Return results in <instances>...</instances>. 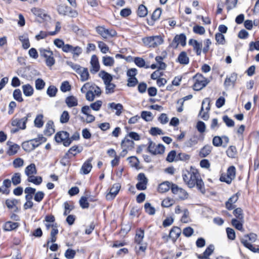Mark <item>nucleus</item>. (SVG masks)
I'll use <instances>...</instances> for the list:
<instances>
[{
	"instance_id": "f257e3e1",
	"label": "nucleus",
	"mask_w": 259,
	"mask_h": 259,
	"mask_svg": "<svg viewBox=\"0 0 259 259\" xmlns=\"http://www.w3.org/2000/svg\"><path fill=\"white\" fill-rule=\"evenodd\" d=\"M183 179L185 184L190 188L196 186L202 193H204V183L197 169L191 168L190 170L184 171Z\"/></svg>"
},
{
	"instance_id": "f03ea898",
	"label": "nucleus",
	"mask_w": 259,
	"mask_h": 259,
	"mask_svg": "<svg viewBox=\"0 0 259 259\" xmlns=\"http://www.w3.org/2000/svg\"><path fill=\"white\" fill-rule=\"evenodd\" d=\"M210 102L209 98H205L202 103V106L199 115L204 120H208L209 117L208 111L210 108Z\"/></svg>"
},
{
	"instance_id": "7ed1b4c3",
	"label": "nucleus",
	"mask_w": 259,
	"mask_h": 259,
	"mask_svg": "<svg viewBox=\"0 0 259 259\" xmlns=\"http://www.w3.org/2000/svg\"><path fill=\"white\" fill-rule=\"evenodd\" d=\"M236 175V168L234 166H230L227 170L226 174H222L220 177V180L227 184H230L234 179Z\"/></svg>"
},
{
	"instance_id": "20e7f679",
	"label": "nucleus",
	"mask_w": 259,
	"mask_h": 259,
	"mask_svg": "<svg viewBox=\"0 0 259 259\" xmlns=\"http://www.w3.org/2000/svg\"><path fill=\"white\" fill-rule=\"evenodd\" d=\"M163 41L161 36L157 35L147 37L144 39V44L149 47L155 48L161 45Z\"/></svg>"
},
{
	"instance_id": "39448f33",
	"label": "nucleus",
	"mask_w": 259,
	"mask_h": 259,
	"mask_svg": "<svg viewBox=\"0 0 259 259\" xmlns=\"http://www.w3.org/2000/svg\"><path fill=\"white\" fill-rule=\"evenodd\" d=\"M69 135L67 132H60L56 134L55 140L57 142H63L65 146H68L71 142V140L69 138Z\"/></svg>"
},
{
	"instance_id": "423d86ee",
	"label": "nucleus",
	"mask_w": 259,
	"mask_h": 259,
	"mask_svg": "<svg viewBox=\"0 0 259 259\" xmlns=\"http://www.w3.org/2000/svg\"><path fill=\"white\" fill-rule=\"evenodd\" d=\"M148 151L153 155L162 154L164 151V147L161 144L156 145L152 141H149Z\"/></svg>"
},
{
	"instance_id": "0eeeda50",
	"label": "nucleus",
	"mask_w": 259,
	"mask_h": 259,
	"mask_svg": "<svg viewBox=\"0 0 259 259\" xmlns=\"http://www.w3.org/2000/svg\"><path fill=\"white\" fill-rule=\"evenodd\" d=\"M179 44H180L183 47L186 46V36L184 33H181L179 35H176L172 42L170 43V46L174 49H177Z\"/></svg>"
},
{
	"instance_id": "6e6552de",
	"label": "nucleus",
	"mask_w": 259,
	"mask_h": 259,
	"mask_svg": "<svg viewBox=\"0 0 259 259\" xmlns=\"http://www.w3.org/2000/svg\"><path fill=\"white\" fill-rule=\"evenodd\" d=\"M138 183L136 187L139 190H144L146 189L148 179L144 173H140L138 176Z\"/></svg>"
},
{
	"instance_id": "1a4fd4ad",
	"label": "nucleus",
	"mask_w": 259,
	"mask_h": 259,
	"mask_svg": "<svg viewBox=\"0 0 259 259\" xmlns=\"http://www.w3.org/2000/svg\"><path fill=\"white\" fill-rule=\"evenodd\" d=\"M171 190L172 193L178 195L181 199H185L188 197V193L183 189L179 188L177 185L171 184Z\"/></svg>"
},
{
	"instance_id": "9d476101",
	"label": "nucleus",
	"mask_w": 259,
	"mask_h": 259,
	"mask_svg": "<svg viewBox=\"0 0 259 259\" xmlns=\"http://www.w3.org/2000/svg\"><path fill=\"white\" fill-rule=\"evenodd\" d=\"M81 112L86 115L85 119L83 120V121L87 123H91L95 120V117L91 114V109L89 106H84L82 107L81 110Z\"/></svg>"
},
{
	"instance_id": "9b49d317",
	"label": "nucleus",
	"mask_w": 259,
	"mask_h": 259,
	"mask_svg": "<svg viewBox=\"0 0 259 259\" xmlns=\"http://www.w3.org/2000/svg\"><path fill=\"white\" fill-rule=\"evenodd\" d=\"M92 91L93 94L97 97L100 96L101 94L100 89L97 85H91L90 82H87L81 88V91L82 92H84V90Z\"/></svg>"
},
{
	"instance_id": "f8f14e48",
	"label": "nucleus",
	"mask_w": 259,
	"mask_h": 259,
	"mask_svg": "<svg viewBox=\"0 0 259 259\" xmlns=\"http://www.w3.org/2000/svg\"><path fill=\"white\" fill-rule=\"evenodd\" d=\"M28 116L24 117L21 119H15L12 121V125L14 126H17L19 129L24 130L26 128V123L27 121Z\"/></svg>"
},
{
	"instance_id": "ddd939ff",
	"label": "nucleus",
	"mask_w": 259,
	"mask_h": 259,
	"mask_svg": "<svg viewBox=\"0 0 259 259\" xmlns=\"http://www.w3.org/2000/svg\"><path fill=\"white\" fill-rule=\"evenodd\" d=\"M91 65L92 68L90 69L91 73H95L100 70V64L98 58L96 55H94L92 56L91 60Z\"/></svg>"
},
{
	"instance_id": "4468645a",
	"label": "nucleus",
	"mask_w": 259,
	"mask_h": 259,
	"mask_svg": "<svg viewBox=\"0 0 259 259\" xmlns=\"http://www.w3.org/2000/svg\"><path fill=\"white\" fill-rule=\"evenodd\" d=\"M120 189V185L118 183L114 184L110 189L109 193L107 195L106 198L108 200L114 198Z\"/></svg>"
},
{
	"instance_id": "2eb2a0df",
	"label": "nucleus",
	"mask_w": 259,
	"mask_h": 259,
	"mask_svg": "<svg viewBox=\"0 0 259 259\" xmlns=\"http://www.w3.org/2000/svg\"><path fill=\"white\" fill-rule=\"evenodd\" d=\"M189 45L193 47V50L196 52L197 55L200 56L201 53L202 44L197 40L193 39H190L189 41Z\"/></svg>"
},
{
	"instance_id": "dca6fc26",
	"label": "nucleus",
	"mask_w": 259,
	"mask_h": 259,
	"mask_svg": "<svg viewBox=\"0 0 259 259\" xmlns=\"http://www.w3.org/2000/svg\"><path fill=\"white\" fill-rule=\"evenodd\" d=\"M163 72L157 69L153 72L151 75V79L157 80V81H167L168 78H163Z\"/></svg>"
},
{
	"instance_id": "f3484780",
	"label": "nucleus",
	"mask_w": 259,
	"mask_h": 259,
	"mask_svg": "<svg viewBox=\"0 0 259 259\" xmlns=\"http://www.w3.org/2000/svg\"><path fill=\"white\" fill-rule=\"evenodd\" d=\"M239 198L238 193H236L231 196L226 202V207L229 210H232L234 208L233 204L238 200Z\"/></svg>"
},
{
	"instance_id": "a211bd4d",
	"label": "nucleus",
	"mask_w": 259,
	"mask_h": 259,
	"mask_svg": "<svg viewBox=\"0 0 259 259\" xmlns=\"http://www.w3.org/2000/svg\"><path fill=\"white\" fill-rule=\"evenodd\" d=\"M93 158H89L87 161H85L81 168V172H82L83 174L86 175L89 174L92 168V165L91 164V161H92Z\"/></svg>"
},
{
	"instance_id": "6ab92c4d",
	"label": "nucleus",
	"mask_w": 259,
	"mask_h": 259,
	"mask_svg": "<svg viewBox=\"0 0 259 259\" xmlns=\"http://www.w3.org/2000/svg\"><path fill=\"white\" fill-rule=\"evenodd\" d=\"M46 139L42 136H39L37 138L30 140V143L32 145V148L38 147L41 143L45 142Z\"/></svg>"
},
{
	"instance_id": "aec40b11",
	"label": "nucleus",
	"mask_w": 259,
	"mask_h": 259,
	"mask_svg": "<svg viewBox=\"0 0 259 259\" xmlns=\"http://www.w3.org/2000/svg\"><path fill=\"white\" fill-rule=\"evenodd\" d=\"M181 233V229L177 227H174L170 231L169 233V237L173 240H175L179 237Z\"/></svg>"
},
{
	"instance_id": "412c9836",
	"label": "nucleus",
	"mask_w": 259,
	"mask_h": 259,
	"mask_svg": "<svg viewBox=\"0 0 259 259\" xmlns=\"http://www.w3.org/2000/svg\"><path fill=\"white\" fill-rule=\"evenodd\" d=\"M55 130L54 128V123L52 121L49 120L46 125L45 134L46 135L50 136L54 134Z\"/></svg>"
},
{
	"instance_id": "4be33fe9",
	"label": "nucleus",
	"mask_w": 259,
	"mask_h": 259,
	"mask_svg": "<svg viewBox=\"0 0 259 259\" xmlns=\"http://www.w3.org/2000/svg\"><path fill=\"white\" fill-rule=\"evenodd\" d=\"M25 173L28 177L36 174L37 170L35 164L31 163L27 166L25 169Z\"/></svg>"
},
{
	"instance_id": "5701e85b",
	"label": "nucleus",
	"mask_w": 259,
	"mask_h": 259,
	"mask_svg": "<svg viewBox=\"0 0 259 259\" xmlns=\"http://www.w3.org/2000/svg\"><path fill=\"white\" fill-rule=\"evenodd\" d=\"M241 242L245 247L247 248L253 252L259 253V248L254 247L252 244L249 243L248 240L245 238H241Z\"/></svg>"
},
{
	"instance_id": "b1692460",
	"label": "nucleus",
	"mask_w": 259,
	"mask_h": 259,
	"mask_svg": "<svg viewBox=\"0 0 259 259\" xmlns=\"http://www.w3.org/2000/svg\"><path fill=\"white\" fill-rule=\"evenodd\" d=\"M18 226L19 224L17 223L7 222L4 224L3 229L6 231H10L16 229Z\"/></svg>"
},
{
	"instance_id": "393cba45",
	"label": "nucleus",
	"mask_w": 259,
	"mask_h": 259,
	"mask_svg": "<svg viewBox=\"0 0 259 259\" xmlns=\"http://www.w3.org/2000/svg\"><path fill=\"white\" fill-rule=\"evenodd\" d=\"M65 103L69 107H75L77 105V99L74 96H69L66 98Z\"/></svg>"
},
{
	"instance_id": "a878e982",
	"label": "nucleus",
	"mask_w": 259,
	"mask_h": 259,
	"mask_svg": "<svg viewBox=\"0 0 259 259\" xmlns=\"http://www.w3.org/2000/svg\"><path fill=\"white\" fill-rule=\"evenodd\" d=\"M178 60L181 64H187L189 62V59L185 52H182L179 54Z\"/></svg>"
},
{
	"instance_id": "bb28decb",
	"label": "nucleus",
	"mask_w": 259,
	"mask_h": 259,
	"mask_svg": "<svg viewBox=\"0 0 259 259\" xmlns=\"http://www.w3.org/2000/svg\"><path fill=\"white\" fill-rule=\"evenodd\" d=\"M108 106L116 110V115L117 116H119L122 113V110H123L122 105L120 104H115L114 103H111L108 104Z\"/></svg>"
},
{
	"instance_id": "cd10ccee",
	"label": "nucleus",
	"mask_w": 259,
	"mask_h": 259,
	"mask_svg": "<svg viewBox=\"0 0 259 259\" xmlns=\"http://www.w3.org/2000/svg\"><path fill=\"white\" fill-rule=\"evenodd\" d=\"M170 186L171 184L169 182H164L159 185L158 190L160 193H164L169 190Z\"/></svg>"
},
{
	"instance_id": "c85d7f7f",
	"label": "nucleus",
	"mask_w": 259,
	"mask_h": 259,
	"mask_svg": "<svg viewBox=\"0 0 259 259\" xmlns=\"http://www.w3.org/2000/svg\"><path fill=\"white\" fill-rule=\"evenodd\" d=\"M212 150V147L210 145H205L201 149L199 155L201 157H205L210 154Z\"/></svg>"
},
{
	"instance_id": "c756f323",
	"label": "nucleus",
	"mask_w": 259,
	"mask_h": 259,
	"mask_svg": "<svg viewBox=\"0 0 259 259\" xmlns=\"http://www.w3.org/2000/svg\"><path fill=\"white\" fill-rule=\"evenodd\" d=\"M80 70L77 74L80 76L81 81H85L89 79V73L88 68L83 67Z\"/></svg>"
},
{
	"instance_id": "7c9ffc66",
	"label": "nucleus",
	"mask_w": 259,
	"mask_h": 259,
	"mask_svg": "<svg viewBox=\"0 0 259 259\" xmlns=\"http://www.w3.org/2000/svg\"><path fill=\"white\" fill-rule=\"evenodd\" d=\"M137 74V70L136 68H131L127 71L126 75L129 77L127 81H138L135 77Z\"/></svg>"
},
{
	"instance_id": "2f4dec72",
	"label": "nucleus",
	"mask_w": 259,
	"mask_h": 259,
	"mask_svg": "<svg viewBox=\"0 0 259 259\" xmlns=\"http://www.w3.org/2000/svg\"><path fill=\"white\" fill-rule=\"evenodd\" d=\"M7 145L9 146V150L8 153L9 155H14L17 153L19 149V146L17 144H12V143L8 141Z\"/></svg>"
},
{
	"instance_id": "473e14b6",
	"label": "nucleus",
	"mask_w": 259,
	"mask_h": 259,
	"mask_svg": "<svg viewBox=\"0 0 259 259\" xmlns=\"http://www.w3.org/2000/svg\"><path fill=\"white\" fill-rule=\"evenodd\" d=\"M144 236V232L143 230L140 229L138 231L135 236V241L137 244L140 245L143 243V239Z\"/></svg>"
},
{
	"instance_id": "72a5a7b5",
	"label": "nucleus",
	"mask_w": 259,
	"mask_h": 259,
	"mask_svg": "<svg viewBox=\"0 0 259 259\" xmlns=\"http://www.w3.org/2000/svg\"><path fill=\"white\" fill-rule=\"evenodd\" d=\"M148 11L147 8L144 5H140L137 10V15L140 17H144L147 16Z\"/></svg>"
},
{
	"instance_id": "f704fd0d",
	"label": "nucleus",
	"mask_w": 259,
	"mask_h": 259,
	"mask_svg": "<svg viewBox=\"0 0 259 259\" xmlns=\"http://www.w3.org/2000/svg\"><path fill=\"white\" fill-rule=\"evenodd\" d=\"M69 8V7L65 5L61 4L58 6L57 11L60 14L66 15L68 14Z\"/></svg>"
},
{
	"instance_id": "c9c22d12",
	"label": "nucleus",
	"mask_w": 259,
	"mask_h": 259,
	"mask_svg": "<svg viewBox=\"0 0 259 259\" xmlns=\"http://www.w3.org/2000/svg\"><path fill=\"white\" fill-rule=\"evenodd\" d=\"M19 40L22 43V47L24 49H27L30 47V43L28 37L26 35H23L19 36Z\"/></svg>"
},
{
	"instance_id": "e433bc0d",
	"label": "nucleus",
	"mask_w": 259,
	"mask_h": 259,
	"mask_svg": "<svg viewBox=\"0 0 259 259\" xmlns=\"http://www.w3.org/2000/svg\"><path fill=\"white\" fill-rule=\"evenodd\" d=\"M103 64L106 66H112L114 63V59L110 56H104L102 58Z\"/></svg>"
},
{
	"instance_id": "4c0bfd02",
	"label": "nucleus",
	"mask_w": 259,
	"mask_h": 259,
	"mask_svg": "<svg viewBox=\"0 0 259 259\" xmlns=\"http://www.w3.org/2000/svg\"><path fill=\"white\" fill-rule=\"evenodd\" d=\"M24 94L26 96H31L33 93V89L29 84L24 85L22 87Z\"/></svg>"
},
{
	"instance_id": "58836bf2",
	"label": "nucleus",
	"mask_w": 259,
	"mask_h": 259,
	"mask_svg": "<svg viewBox=\"0 0 259 259\" xmlns=\"http://www.w3.org/2000/svg\"><path fill=\"white\" fill-rule=\"evenodd\" d=\"M99 76L104 81H112L113 79L112 75L104 70L101 71L99 73Z\"/></svg>"
},
{
	"instance_id": "ea45409f",
	"label": "nucleus",
	"mask_w": 259,
	"mask_h": 259,
	"mask_svg": "<svg viewBox=\"0 0 259 259\" xmlns=\"http://www.w3.org/2000/svg\"><path fill=\"white\" fill-rule=\"evenodd\" d=\"M234 215L237 218V220L244 222V215L243 210L241 208H237L233 211Z\"/></svg>"
},
{
	"instance_id": "a19ab883",
	"label": "nucleus",
	"mask_w": 259,
	"mask_h": 259,
	"mask_svg": "<svg viewBox=\"0 0 259 259\" xmlns=\"http://www.w3.org/2000/svg\"><path fill=\"white\" fill-rule=\"evenodd\" d=\"M232 225L237 230L244 231V229L242 227V223L243 222L237 220L236 219H233L232 220Z\"/></svg>"
},
{
	"instance_id": "79ce46f5",
	"label": "nucleus",
	"mask_w": 259,
	"mask_h": 259,
	"mask_svg": "<svg viewBox=\"0 0 259 259\" xmlns=\"http://www.w3.org/2000/svg\"><path fill=\"white\" fill-rule=\"evenodd\" d=\"M127 160L131 164L132 167H135L136 168H139V161L138 159L135 156H131L128 157Z\"/></svg>"
},
{
	"instance_id": "37998d69",
	"label": "nucleus",
	"mask_w": 259,
	"mask_h": 259,
	"mask_svg": "<svg viewBox=\"0 0 259 259\" xmlns=\"http://www.w3.org/2000/svg\"><path fill=\"white\" fill-rule=\"evenodd\" d=\"M28 181L33 183L35 185H39L42 182V178L41 177H35L34 175L28 177Z\"/></svg>"
},
{
	"instance_id": "c03bdc74",
	"label": "nucleus",
	"mask_w": 259,
	"mask_h": 259,
	"mask_svg": "<svg viewBox=\"0 0 259 259\" xmlns=\"http://www.w3.org/2000/svg\"><path fill=\"white\" fill-rule=\"evenodd\" d=\"M21 180V174L19 172L14 174L11 178V182L14 186L19 184Z\"/></svg>"
},
{
	"instance_id": "a18cd8bd",
	"label": "nucleus",
	"mask_w": 259,
	"mask_h": 259,
	"mask_svg": "<svg viewBox=\"0 0 259 259\" xmlns=\"http://www.w3.org/2000/svg\"><path fill=\"white\" fill-rule=\"evenodd\" d=\"M105 84L106 93L111 94L114 92L115 85L111 82H104Z\"/></svg>"
},
{
	"instance_id": "49530a36",
	"label": "nucleus",
	"mask_w": 259,
	"mask_h": 259,
	"mask_svg": "<svg viewBox=\"0 0 259 259\" xmlns=\"http://www.w3.org/2000/svg\"><path fill=\"white\" fill-rule=\"evenodd\" d=\"M39 51L40 55L46 59L53 55V52L50 50L40 48L39 49Z\"/></svg>"
},
{
	"instance_id": "de8ad7c7",
	"label": "nucleus",
	"mask_w": 259,
	"mask_h": 259,
	"mask_svg": "<svg viewBox=\"0 0 259 259\" xmlns=\"http://www.w3.org/2000/svg\"><path fill=\"white\" fill-rule=\"evenodd\" d=\"M134 62L139 67H144L146 68H149L148 66H146L145 60L140 57H136L134 59Z\"/></svg>"
},
{
	"instance_id": "09e8293b",
	"label": "nucleus",
	"mask_w": 259,
	"mask_h": 259,
	"mask_svg": "<svg viewBox=\"0 0 259 259\" xmlns=\"http://www.w3.org/2000/svg\"><path fill=\"white\" fill-rule=\"evenodd\" d=\"M227 155L231 158L235 157L237 154V150L235 147L231 146L226 151Z\"/></svg>"
},
{
	"instance_id": "8fccbe9b",
	"label": "nucleus",
	"mask_w": 259,
	"mask_h": 259,
	"mask_svg": "<svg viewBox=\"0 0 259 259\" xmlns=\"http://www.w3.org/2000/svg\"><path fill=\"white\" fill-rule=\"evenodd\" d=\"M183 215L181 219V221L183 223H188L190 222L189 218V212L187 209H184L183 211Z\"/></svg>"
},
{
	"instance_id": "3c124183",
	"label": "nucleus",
	"mask_w": 259,
	"mask_h": 259,
	"mask_svg": "<svg viewBox=\"0 0 259 259\" xmlns=\"http://www.w3.org/2000/svg\"><path fill=\"white\" fill-rule=\"evenodd\" d=\"M208 82H195L193 88L195 91H200L206 86Z\"/></svg>"
},
{
	"instance_id": "603ef678",
	"label": "nucleus",
	"mask_w": 259,
	"mask_h": 259,
	"mask_svg": "<svg viewBox=\"0 0 259 259\" xmlns=\"http://www.w3.org/2000/svg\"><path fill=\"white\" fill-rule=\"evenodd\" d=\"M13 96L14 98L19 102H22L23 101L22 97L21 92L19 89L15 90Z\"/></svg>"
},
{
	"instance_id": "864d4df0",
	"label": "nucleus",
	"mask_w": 259,
	"mask_h": 259,
	"mask_svg": "<svg viewBox=\"0 0 259 259\" xmlns=\"http://www.w3.org/2000/svg\"><path fill=\"white\" fill-rule=\"evenodd\" d=\"M175 201L174 199L170 198H165L161 203V205L164 207H168L174 204Z\"/></svg>"
},
{
	"instance_id": "5fc2aeb1",
	"label": "nucleus",
	"mask_w": 259,
	"mask_h": 259,
	"mask_svg": "<svg viewBox=\"0 0 259 259\" xmlns=\"http://www.w3.org/2000/svg\"><path fill=\"white\" fill-rule=\"evenodd\" d=\"M141 117L146 121H149L152 119V114L149 111H143L141 112Z\"/></svg>"
},
{
	"instance_id": "6e6d98bb",
	"label": "nucleus",
	"mask_w": 259,
	"mask_h": 259,
	"mask_svg": "<svg viewBox=\"0 0 259 259\" xmlns=\"http://www.w3.org/2000/svg\"><path fill=\"white\" fill-rule=\"evenodd\" d=\"M193 32L196 34L202 35L204 34L205 30L203 26L199 25H195L193 28Z\"/></svg>"
},
{
	"instance_id": "4d7b16f0",
	"label": "nucleus",
	"mask_w": 259,
	"mask_h": 259,
	"mask_svg": "<svg viewBox=\"0 0 259 259\" xmlns=\"http://www.w3.org/2000/svg\"><path fill=\"white\" fill-rule=\"evenodd\" d=\"M43 116L42 114H39L36 116L34 120L35 125L37 127H41L44 124L42 121Z\"/></svg>"
},
{
	"instance_id": "13d9d810",
	"label": "nucleus",
	"mask_w": 259,
	"mask_h": 259,
	"mask_svg": "<svg viewBox=\"0 0 259 259\" xmlns=\"http://www.w3.org/2000/svg\"><path fill=\"white\" fill-rule=\"evenodd\" d=\"M214 249V246L212 244H210L206 248V249H205V250L203 252V253L201 255L202 256L209 257V255H210L212 253Z\"/></svg>"
},
{
	"instance_id": "bf43d9fd",
	"label": "nucleus",
	"mask_w": 259,
	"mask_h": 259,
	"mask_svg": "<svg viewBox=\"0 0 259 259\" xmlns=\"http://www.w3.org/2000/svg\"><path fill=\"white\" fill-rule=\"evenodd\" d=\"M146 211L150 215H153L155 212L154 207L151 206L150 203H146L144 205Z\"/></svg>"
},
{
	"instance_id": "052dcab7",
	"label": "nucleus",
	"mask_w": 259,
	"mask_h": 259,
	"mask_svg": "<svg viewBox=\"0 0 259 259\" xmlns=\"http://www.w3.org/2000/svg\"><path fill=\"white\" fill-rule=\"evenodd\" d=\"M134 144V142L133 141L128 139L127 138H125L121 142V147L122 148H126L128 146V145L131 146V147H133Z\"/></svg>"
},
{
	"instance_id": "680f3d73",
	"label": "nucleus",
	"mask_w": 259,
	"mask_h": 259,
	"mask_svg": "<svg viewBox=\"0 0 259 259\" xmlns=\"http://www.w3.org/2000/svg\"><path fill=\"white\" fill-rule=\"evenodd\" d=\"M82 52V49L78 47H73V49H72V51L71 53L73 54V57H78Z\"/></svg>"
},
{
	"instance_id": "e2e57ef3",
	"label": "nucleus",
	"mask_w": 259,
	"mask_h": 259,
	"mask_svg": "<svg viewBox=\"0 0 259 259\" xmlns=\"http://www.w3.org/2000/svg\"><path fill=\"white\" fill-rule=\"evenodd\" d=\"M215 40L220 44L224 45L225 43V36L221 33L218 32L215 35Z\"/></svg>"
},
{
	"instance_id": "0e129e2a",
	"label": "nucleus",
	"mask_w": 259,
	"mask_h": 259,
	"mask_svg": "<svg viewBox=\"0 0 259 259\" xmlns=\"http://www.w3.org/2000/svg\"><path fill=\"white\" fill-rule=\"evenodd\" d=\"M176 152L174 150L171 151L168 154L166 160L169 162H172L177 160Z\"/></svg>"
},
{
	"instance_id": "69168bd1",
	"label": "nucleus",
	"mask_w": 259,
	"mask_h": 259,
	"mask_svg": "<svg viewBox=\"0 0 259 259\" xmlns=\"http://www.w3.org/2000/svg\"><path fill=\"white\" fill-rule=\"evenodd\" d=\"M102 102L100 100H98L93 103L91 104L90 108L92 109L95 111H99L102 106Z\"/></svg>"
},
{
	"instance_id": "338daca9",
	"label": "nucleus",
	"mask_w": 259,
	"mask_h": 259,
	"mask_svg": "<svg viewBox=\"0 0 259 259\" xmlns=\"http://www.w3.org/2000/svg\"><path fill=\"white\" fill-rule=\"evenodd\" d=\"M17 203L18 200L14 199H7L6 201V204L7 205V206L10 209L13 208Z\"/></svg>"
},
{
	"instance_id": "774afa93",
	"label": "nucleus",
	"mask_w": 259,
	"mask_h": 259,
	"mask_svg": "<svg viewBox=\"0 0 259 259\" xmlns=\"http://www.w3.org/2000/svg\"><path fill=\"white\" fill-rule=\"evenodd\" d=\"M79 204L82 208H87L89 206L88 198L85 197H81L79 200Z\"/></svg>"
}]
</instances>
